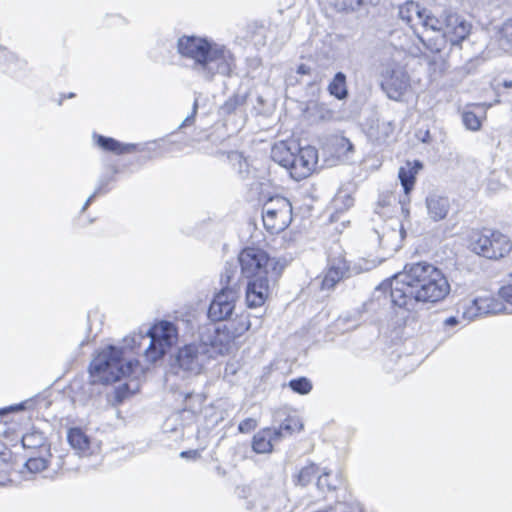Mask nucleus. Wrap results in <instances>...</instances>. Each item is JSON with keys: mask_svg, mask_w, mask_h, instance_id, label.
I'll return each mask as SVG.
<instances>
[{"mask_svg": "<svg viewBox=\"0 0 512 512\" xmlns=\"http://www.w3.org/2000/svg\"><path fill=\"white\" fill-rule=\"evenodd\" d=\"M450 290L448 279L440 268L419 261L406 264L403 271L377 286L375 293L389 292L395 306L412 310L414 303L435 304L444 300Z\"/></svg>", "mask_w": 512, "mask_h": 512, "instance_id": "nucleus-1", "label": "nucleus"}, {"mask_svg": "<svg viewBox=\"0 0 512 512\" xmlns=\"http://www.w3.org/2000/svg\"><path fill=\"white\" fill-rule=\"evenodd\" d=\"M180 58L190 61L191 70L204 81L216 76L231 77L237 67L236 56L225 44L210 37L183 34L176 41Z\"/></svg>", "mask_w": 512, "mask_h": 512, "instance_id": "nucleus-2", "label": "nucleus"}, {"mask_svg": "<svg viewBox=\"0 0 512 512\" xmlns=\"http://www.w3.org/2000/svg\"><path fill=\"white\" fill-rule=\"evenodd\" d=\"M241 276L247 280L246 303L250 308L262 306L270 290V281L276 280L285 264L280 259L270 258L260 248L246 247L238 255Z\"/></svg>", "mask_w": 512, "mask_h": 512, "instance_id": "nucleus-3", "label": "nucleus"}, {"mask_svg": "<svg viewBox=\"0 0 512 512\" xmlns=\"http://www.w3.org/2000/svg\"><path fill=\"white\" fill-rule=\"evenodd\" d=\"M138 361L128 360L124 362L123 349L114 345H108L102 349L92 360L89 366L90 382L88 389L94 393L98 384H109L118 381L121 377L130 375Z\"/></svg>", "mask_w": 512, "mask_h": 512, "instance_id": "nucleus-4", "label": "nucleus"}, {"mask_svg": "<svg viewBox=\"0 0 512 512\" xmlns=\"http://www.w3.org/2000/svg\"><path fill=\"white\" fill-rule=\"evenodd\" d=\"M149 339V344L144 351L147 361L155 363L161 359L170 347L177 341L178 330L174 323L162 320L151 326L145 335L136 334L132 337L131 348L140 345L141 340Z\"/></svg>", "mask_w": 512, "mask_h": 512, "instance_id": "nucleus-5", "label": "nucleus"}, {"mask_svg": "<svg viewBox=\"0 0 512 512\" xmlns=\"http://www.w3.org/2000/svg\"><path fill=\"white\" fill-rule=\"evenodd\" d=\"M209 360L208 348L198 340L178 348L171 370L175 375L187 378L200 374Z\"/></svg>", "mask_w": 512, "mask_h": 512, "instance_id": "nucleus-6", "label": "nucleus"}, {"mask_svg": "<svg viewBox=\"0 0 512 512\" xmlns=\"http://www.w3.org/2000/svg\"><path fill=\"white\" fill-rule=\"evenodd\" d=\"M469 247L479 256L487 259H499L511 251L512 243L500 231L484 229L481 232L473 233Z\"/></svg>", "mask_w": 512, "mask_h": 512, "instance_id": "nucleus-7", "label": "nucleus"}, {"mask_svg": "<svg viewBox=\"0 0 512 512\" xmlns=\"http://www.w3.org/2000/svg\"><path fill=\"white\" fill-rule=\"evenodd\" d=\"M471 27V24L462 16L456 13H447L443 33L427 42L423 38L420 40L432 53H440L448 42L455 46L464 41L469 36Z\"/></svg>", "mask_w": 512, "mask_h": 512, "instance_id": "nucleus-8", "label": "nucleus"}, {"mask_svg": "<svg viewBox=\"0 0 512 512\" xmlns=\"http://www.w3.org/2000/svg\"><path fill=\"white\" fill-rule=\"evenodd\" d=\"M293 208L289 199L272 196L262 206V220L265 229L271 234L284 231L292 222Z\"/></svg>", "mask_w": 512, "mask_h": 512, "instance_id": "nucleus-9", "label": "nucleus"}, {"mask_svg": "<svg viewBox=\"0 0 512 512\" xmlns=\"http://www.w3.org/2000/svg\"><path fill=\"white\" fill-rule=\"evenodd\" d=\"M235 340L228 325L209 323L199 328V341L208 348L210 359L217 355L228 354Z\"/></svg>", "mask_w": 512, "mask_h": 512, "instance_id": "nucleus-10", "label": "nucleus"}, {"mask_svg": "<svg viewBox=\"0 0 512 512\" xmlns=\"http://www.w3.org/2000/svg\"><path fill=\"white\" fill-rule=\"evenodd\" d=\"M317 162L318 151L316 148L294 145L293 159L288 169L290 176L296 181L307 178L313 172Z\"/></svg>", "mask_w": 512, "mask_h": 512, "instance_id": "nucleus-11", "label": "nucleus"}, {"mask_svg": "<svg viewBox=\"0 0 512 512\" xmlns=\"http://www.w3.org/2000/svg\"><path fill=\"white\" fill-rule=\"evenodd\" d=\"M92 139L94 144L101 150L105 152H111L115 155H123L134 151H138L148 152L152 154L153 157L160 156V154L157 151L156 142H150L140 147L137 144L122 143L116 140L115 138L104 136L96 132L92 134Z\"/></svg>", "mask_w": 512, "mask_h": 512, "instance_id": "nucleus-12", "label": "nucleus"}, {"mask_svg": "<svg viewBox=\"0 0 512 512\" xmlns=\"http://www.w3.org/2000/svg\"><path fill=\"white\" fill-rule=\"evenodd\" d=\"M239 297L236 290L228 287L221 288L216 293L208 308V318L212 322H221L230 318L235 310V303Z\"/></svg>", "mask_w": 512, "mask_h": 512, "instance_id": "nucleus-13", "label": "nucleus"}, {"mask_svg": "<svg viewBox=\"0 0 512 512\" xmlns=\"http://www.w3.org/2000/svg\"><path fill=\"white\" fill-rule=\"evenodd\" d=\"M410 86V78L400 67L387 68L383 73L381 88L389 99L400 101Z\"/></svg>", "mask_w": 512, "mask_h": 512, "instance_id": "nucleus-14", "label": "nucleus"}, {"mask_svg": "<svg viewBox=\"0 0 512 512\" xmlns=\"http://www.w3.org/2000/svg\"><path fill=\"white\" fill-rule=\"evenodd\" d=\"M281 440V431L264 428L258 431L252 439V449L257 454L270 453L273 446Z\"/></svg>", "mask_w": 512, "mask_h": 512, "instance_id": "nucleus-15", "label": "nucleus"}, {"mask_svg": "<svg viewBox=\"0 0 512 512\" xmlns=\"http://www.w3.org/2000/svg\"><path fill=\"white\" fill-rule=\"evenodd\" d=\"M422 168L423 164L419 160H414L413 162L408 161L404 166L399 168L398 178L407 201H409V194L414 189L416 175Z\"/></svg>", "mask_w": 512, "mask_h": 512, "instance_id": "nucleus-16", "label": "nucleus"}, {"mask_svg": "<svg viewBox=\"0 0 512 512\" xmlns=\"http://www.w3.org/2000/svg\"><path fill=\"white\" fill-rule=\"evenodd\" d=\"M348 267L343 258L329 261L328 268L321 280V290H330L344 277Z\"/></svg>", "mask_w": 512, "mask_h": 512, "instance_id": "nucleus-17", "label": "nucleus"}, {"mask_svg": "<svg viewBox=\"0 0 512 512\" xmlns=\"http://www.w3.org/2000/svg\"><path fill=\"white\" fill-rule=\"evenodd\" d=\"M425 9L426 8L422 7L418 2L408 0L399 6L398 16L402 21L414 29L415 26L420 25L423 18V11H425Z\"/></svg>", "mask_w": 512, "mask_h": 512, "instance_id": "nucleus-18", "label": "nucleus"}, {"mask_svg": "<svg viewBox=\"0 0 512 512\" xmlns=\"http://www.w3.org/2000/svg\"><path fill=\"white\" fill-rule=\"evenodd\" d=\"M426 207L428 215L433 221L443 220L450 209L449 199L437 194H430L426 198Z\"/></svg>", "mask_w": 512, "mask_h": 512, "instance_id": "nucleus-19", "label": "nucleus"}, {"mask_svg": "<svg viewBox=\"0 0 512 512\" xmlns=\"http://www.w3.org/2000/svg\"><path fill=\"white\" fill-rule=\"evenodd\" d=\"M67 440L80 456L92 454L90 439L80 428H70L67 432Z\"/></svg>", "mask_w": 512, "mask_h": 512, "instance_id": "nucleus-20", "label": "nucleus"}, {"mask_svg": "<svg viewBox=\"0 0 512 512\" xmlns=\"http://www.w3.org/2000/svg\"><path fill=\"white\" fill-rule=\"evenodd\" d=\"M294 145L297 144L285 141L275 143L271 148V159L288 170L293 159Z\"/></svg>", "mask_w": 512, "mask_h": 512, "instance_id": "nucleus-21", "label": "nucleus"}, {"mask_svg": "<svg viewBox=\"0 0 512 512\" xmlns=\"http://www.w3.org/2000/svg\"><path fill=\"white\" fill-rule=\"evenodd\" d=\"M327 90L337 100L347 99L349 92L346 75L341 71L337 72L328 84Z\"/></svg>", "mask_w": 512, "mask_h": 512, "instance_id": "nucleus-22", "label": "nucleus"}, {"mask_svg": "<svg viewBox=\"0 0 512 512\" xmlns=\"http://www.w3.org/2000/svg\"><path fill=\"white\" fill-rule=\"evenodd\" d=\"M343 482L344 479L341 473L332 476L330 471L324 470L317 476L316 486L322 492L325 490L335 491L342 486Z\"/></svg>", "mask_w": 512, "mask_h": 512, "instance_id": "nucleus-23", "label": "nucleus"}, {"mask_svg": "<svg viewBox=\"0 0 512 512\" xmlns=\"http://www.w3.org/2000/svg\"><path fill=\"white\" fill-rule=\"evenodd\" d=\"M481 310L479 297H476L472 300H466L460 303L457 312L461 313V317L464 321L470 322L478 317L484 316Z\"/></svg>", "mask_w": 512, "mask_h": 512, "instance_id": "nucleus-24", "label": "nucleus"}, {"mask_svg": "<svg viewBox=\"0 0 512 512\" xmlns=\"http://www.w3.org/2000/svg\"><path fill=\"white\" fill-rule=\"evenodd\" d=\"M446 22V14L442 17H437L431 10L425 9L423 11V18L420 25L426 30H431L440 34L443 33Z\"/></svg>", "mask_w": 512, "mask_h": 512, "instance_id": "nucleus-25", "label": "nucleus"}, {"mask_svg": "<svg viewBox=\"0 0 512 512\" xmlns=\"http://www.w3.org/2000/svg\"><path fill=\"white\" fill-rule=\"evenodd\" d=\"M394 126L390 121H378L376 127H371L368 136L378 143L385 142L391 137Z\"/></svg>", "mask_w": 512, "mask_h": 512, "instance_id": "nucleus-26", "label": "nucleus"}, {"mask_svg": "<svg viewBox=\"0 0 512 512\" xmlns=\"http://www.w3.org/2000/svg\"><path fill=\"white\" fill-rule=\"evenodd\" d=\"M479 304L481 305V311L484 316L489 314H498L504 312L506 309L503 301L494 296L479 297Z\"/></svg>", "mask_w": 512, "mask_h": 512, "instance_id": "nucleus-27", "label": "nucleus"}, {"mask_svg": "<svg viewBox=\"0 0 512 512\" xmlns=\"http://www.w3.org/2000/svg\"><path fill=\"white\" fill-rule=\"evenodd\" d=\"M139 390V385L137 382L131 383H122L115 387L114 396L112 400L113 405H120L125 399L134 395Z\"/></svg>", "mask_w": 512, "mask_h": 512, "instance_id": "nucleus-28", "label": "nucleus"}, {"mask_svg": "<svg viewBox=\"0 0 512 512\" xmlns=\"http://www.w3.org/2000/svg\"><path fill=\"white\" fill-rule=\"evenodd\" d=\"M303 429V423L298 416H288L280 424L278 428H273L275 431H281V439L286 435H292L294 432H299Z\"/></svg>", "mask_w": 512, "mask_h": 512, "instance_id": "nucleus-29", "label": "nucleus"}, {"mask_svg": "<svg viewBox=\"0 0 512 512\" xmlns=\"http://www.w3.org/2000/svg\"><path fill=\"white\" fill-rule=\"evenodd\" d=\"M46 438L40 430L32 429L22 436V445L24 448L36 449L45 445Z\"/></svg>", "mask_w": 512, "mask_h": 512, "instance_id": "nucleus-30", "label": "nucleus"}, {"mask_svg": "<svg viewBox=\"0 0 512 512\" xmlns=\"http://www.w3.org/2000/svg\"><path fill=\"white\" fill-rule=\"evenodd\" d=\"M499 46L505 52H512V18L503 23L499 30Z\"/></svg>", "mask_w": 512, "mask_h": 512, "instance_id": "nucleus-31", "label": "nucleus"}, {"mask_svg": "<svg viewBox=\"0 0 512 512\" xmlns=\"http://www.w3.org/2000/svg\"><path fill=\"white\" fill-rule=\"evenodd\" d=\"M246 98V94L234 93L221 105L220 113L223 115H230L234 113L237 108L245 104Z\"/></svg>", "mask_w": 512, "mask_h": 512, "instance_id": "nucleus-32", "label": "nucleus"}, {"mask_svg": "<svg viewBox=\"0 0 512 512\" xmlns=\"http://www.w3.org/2000/svg\"><path fill=\"white\" fill-rule=\"evenodd\" d=\"M319 468L317 465L311 463L305 467H303L295 480L296 485H300L302 487L307 486L312 480L318 476Z\"/></svg>", "mask_w": 512, "mask_h": 512, "instance_id": "nucleus-33", "label": "nucleus"}, {"mask_svg": "<svg viewBox=\"0 0 512 512\" xmlns=\"http://www.w3.org/2000/svg\"><path fill=\"white\" fill-rule=\"evenodd\" d=\"M231 334H235V339L242 336L251 327V322L246 315H241L227 324Z\"/></svg>", "mask_w": 512, "mask_h": 512, "instance_id": "nucleus-34", "label": "nucleus"}, {"mask_svg": "<svg viewBox=\"0 0 512 512\" xmlns=\"http://www.w3.org/2000/svg\"><path fill=\"white\" fill-rule=\"evenodd\" d=\"M52 455L48 453V457L38 456L29 457L25 462L24 466L31 473H38L46 469L49 465V459H52Z\"/></svg>", "mask_w": 512, "mask_h": 512, "instance_id": "nucleus-35", "label": "nucleus"}, {"mask_svg": "<svg viewBox=\"0 0 512 512\" xmlns=\"http://www.w3.org/2000/svg\"><path fill=\"white\" fill-rule=\"evenodd\" d=\"M288 387L295 393L306 395L312 390V382L307 377H298L288 382Z\"/></svg>", "mask_w": 512, "mask_h": 512, "instance_id": "nucleus-36", "label": "nucleus"}, {"mask_svg": "<svg viewBox=\"0 0 512 512\" xmlns=\"http://www.w3.org/2000/svg\"><path fill=\"white\" fill-rule=\"evenodd\" d=\"M110 173L101 175L97 181L96 185V193L105 194L109 191L108 185L109 183L115 180V175L119 172V169L116 165H111L109 167Z\"/></svg>", "mask_w": 512, "mask_h": 512, "instance_id": "nucleus-37", "label": "nucleus"}, {"mask_svg": "<svg viewBox=\"0 0 512 512\" xmlns=\"http://www.w3.org/2000/svg\"><path fill=\"white\" fill-rule=\"evenodd\" d=\"M462 122L466 129L478 131L481 128L482 120L474 111L464 110L462 112Z\"/></svg>", "mask_w": 512, "mask_h": 512, "instance_id": "nucleus-38", "label": "nucleus"}, {"mask_svg": "<svg viewBox=\"0 0 512 512\" xmlns=\"http://www.w3.org/2000/svg\"><path fill=\"white\" fill-rule=\"evenodd\" d=\"M228 158L234 166L238 165V174L242 179H245L249 173V170L248 163L246 159L243 158L242 154L237 151H232L229 153Z\"/></svg>", "mask_w": 512, "mask_h": 512, "instance_id": "nucleus-39", "label": "nucleus"}, {"mask_svg": "<svg viewBox=\"0 0 512 512\" xmlns=\"http://www.w3.org/2000/svg\"><path fill=\"white\" fill-rule=\"evenodd\" d=\"M235 277V269L232 265H226L224 268V272L221 274V288H230L233 290H236L237 293H239V287L237 285V282L234 281Z\"/></svg>", "mask_w": 512, "mask_h": 512, "instance_id": "nucleus-40", "label": "nucleus"}, {"mask_svg": "<svg viewBox=\"0 0 512 512\" xmlns=\"http://www.w3.org/2000/svg\"><path fill=\"white\" fill-rule=\"evenodd\" d=\"M334 144L337 148V151L339 153H342L343 155H347L348 153L353 152L354 150L353 143L344 136L336 137Z\"/></svg>", "mask_w": 512, "mask_h": 512, "instance_id": "nucleus-41", "label": "nucleus"}, {"mask_svg": "<svg viewBox=\"0 0 512 512\" xmlns=\"http://www.w3.org/2000/svg\"><path fill=\"white\" fill-rule=\"evenodd\" d=\"M498 295L503 301L512 305V273L508 284L499 289Z\"/></svg>", "mask_w": 512, "mask_h": 512, "instance_id": "nucleus-42", "label": "nucleus"}, {"mask_svg": "<svg viewBox=\"0 0 512 512\" xmlns=\"http://www.w3.org/2000/svg\"><path fill=\"white\" fill-rule=\"evenodd\" d=\"M197 112H198V99L195 98V100L193 102L191 113L184 118V120L179 125V129L187 127V126H191L195 121Z\"/></svg>", "mask_w": 512, "mask_h": 512, "instance_id": "nucleus-43", "label": "nucleus"}, {"mask_svg": "<svg viewBox=\"0 0 512 512\" xmlns=\"http://www.w3.org/2000/svg\"><path fill=\"white\" fill-rule=\"evenodd\" d=\"M27 403H28V401H24V402H20L18 404H13V405H10L7 407L0 408V416L3 417L12 412L23 411L26 408Z\"/></svg>", "mask_w": 512, "mask_h": 512, "instance_id": "nucleus-44", "label": "nucleus"}, {"mask_svg": "<svg viewBox=\"0 0 512 512\" xmlns=\"http://www.w3.org/2000/svg\"><path fill=\"white\" fill-rule=\"evenodd\" d=\"M257 426V421L253 418H246L242 420L238 425V430L241 433H248L254 430Z\"/></svg>", "mask_w": 512, "mask_h": 512, "instance_id": "nucleus-45", "label": "nucleus"}, {"mask_svg": "<svg viewBox=\"0 0 512 512\" xmlns=\"http://www.w3.org/2000/svg\"><path fill=\"white\" fill-rule=\"evenodd\" d=\"M332 4L339 10L354 9L362 4V0H342V2Z\"/></svg>", "mask_w": 512, "mask_h": 512, "instance_id": "nucleus-46", "label": "nucleus"}, {"mask_svg": "<svg viewBox=\"0 0 512 512\" xmlns=\"http://www.w3.org/2000/svg\"><path fill=\"white\" fill-rule=\"evenodd\" d=\"M0 58H5L10 64H15L21 67L24 62L20 61L14 53L8 52L5 49L0 50Z\"/></svg>", "mask_w": 512, "mask_h": 512, "instance_id": "nucleus-47", "label": "nucleus"}, {"mask_svg": "<svg viewBox=\"0 0 512 512\" xmlns=\"http://www.w3.org/2000/svg\"><path fill=\"white\" fill-rule=\"evenodd\" d=\"M180 457L186 458V459H196V458L200 457V454H199L198 450H186V451L180 452Z\"/></svg>", "mask_w": 512, "mask_h": 512, "instance_id": "nucleus-48", "label": "nucleus"}, {"mask_svg": "<svg viewBox=\"0 0 512 512\" xmlns=\"http://www.w3.org/2000/svg\"><path fill=\"white\" fill-rule=\"evenodd\" d=\"M311 72H312L311 67L306 64H300V65H298V67L296 69V74L301 75V76L311 75Z\"/></svg>", "mask_w": 512, "mask_h": 512, "instance_id": "nucleus-49", "label": "nucleus"}, {"mask_svg": "<svg viewBox=\"0 0 512 512\" xmlns=\"http://www.w3.org/2000/svg\"><path fill=\"white\" fill-rule=\"evenodd\" d=\"M410 200L407 201L405 198V195L399 200V203L401 204V210L405 217L409 216V209L407 205L409 204Z\"/></svg>", "mask_w": 512, "mask_h": 512, "instance_id": "nucleus-50", "label": "nucleus"}, {"mask_svg": "<svg viewBox=\"0 0 512 512\" xmlns=\"http://www.w3.org/2000/svg\"><path fill=\"white\" fill-rule=\"evenodd\" d=\"M100 194L101 193H96V189H95L94 192L86 199L85 203L82 206L81 212H84L90 206V204L93 202L95 197Z\"/></svg>", "mask_w": 512, "mask_h": 512, "instance_id": "nucleus-51", "label": "nucleus"}, {"mask_svg": "<svg viewBox=\"0 0 512 512\" xmlns=\"http://www.w3.org/2000/svg\"><path fill=\"white\" fill-rule=\"evenodd\" d=\"M100 194L101 193H96V189H95L94 192L86 199L85 203L82 206L81 212H84L90 206V204L93 202L95 197Z\"/></svg>", "mask_w": 512, "mask_h": 512, "instance_id": "nucleus-52", "label": "nucleus"}, {"mask_svg": "<svg viewBox=\"0 0 512 512\" xmlns=\"http://www.w3.org/2000/svg\"><path fill=\"white\" fill-rule=\"evenodd\" d=\"M100 194L101 193H96V189H95L94 192L86 199L85 203L82 206L81 212H84L90 206V204L93 202L95 197Z\"/></svg>", "mask_w": 512, "mask_h": 512, "instance_id": "nucleus-53", "label": "nucleus"}, {"mask_svg": "<svg viewBox=\"0 0 512 512\" xmlns=\"http://www.w3.org/2000/svg\"><path fill=\"white\" fill-rule=\"evenodd\" d=\"M100 194L101 193H96V189H95L94 192L86 199L85 203L82 206L81 212H84L90 206V204L93 202L95 197Z\"/></svg>", "mask_w": 512, "mask_h": 512, "instance_id": "nucleus-54", "label": "nucleus"}, {"mask_svg": "<svg viewBox=\"0 0 512 512\" xmlns=\"http://www.w3.org/2000/svg\"><path fill=\"white\" fill-rule=\"evenodd\" d=\"M460 323V320L457 316H450L444 320L445 326H456Z\"/></svg>", "mask_w": 512, "mask_h": 512, "instance_id": "nucleus-55", "label": "nucleus"}, {"mask_svg": "<svg viewBox=\"0 0 512 512\" xmlns=\"http://www.w3.org/2000/svg\"><path fill=\"white\" fill-rule=\"evenodd\" d=\"M286 81L290 85H294L295 83L298 82V80L294 76H292V75L288 76Z\"/></svg>", "mask_w": 512, "mask_h": 512, "instance_id": "nucleus-56", "label": "nucleus"}, {"mask_svg": "<svg viewBox=\"0 0 512 512\" xmlns=\"http://www.w3.org/2000/svg\"><path fill=\"white\" fill-rule=\"evenodd\" d=\"M494 103H489V104H473L474 107H477V108H482V107H486V108H490L493 106Z\"/></svg>", "mask_w": 512, "mask_h": 512, "instance_id": "nucleus-57", "label": "nucleus"}, {"mask_svg": "<svg viewBox=\"0 0 512 512\" xmlns=\"http://www.w3.org/2000/svg\"><path fill=\"white\" fill-rule=\"evenodd\" d=\"M56 467H57V469H60L62 467V457L61 456H58L56 458Z\"/></svg>", "mask_w": 512, "mask_h": 512, "instance_id": "nucleus-58", "label": "nucleus"}, {"mask_svg": "<svg viewBox=\"0 0 512 512\" xmlns=\"http://www.w3.org/2000/svg\"><path fill=\"white\" fill-rule=\"evenodd\" d=\"M503 86H504L505 88H512V81H511V80H505V81L503 82Z\"/></svg>", "mask_w": 512, "mask_h": 512, "instance_id": "nucleus-59", "label": "nucleus"}, {"mask_svg": "<svg viewBox=\"0 0 512 512\" xmlns=\"http://www.w3.org/2000/svg\"><path fill=\"white\" fill-rule=\"evenodd\" d=\"M75 96L74 93H69L67 96H65L66 98H73Z\"/></svg>", "mask_w": 512, "mask_h": 512, "instance_id": "nucleus-60", "label": "nucleus"}, {"mask_svg": "<svg viewBox=\"0 0 512 512\" xmlns=\"http://www.w3.org/2000/svg\"><path fill=\"white\" fill-rule=\"evenodd\" d=\"M426 139H427V136H424V138H423V140H422V141H423V142H426V141H427Z\"/></svg>", "mask_w": 512, "mask_h": 512, "instance_id": "nucleus-61", "label": "nucleus"}, {"mask_svg": "<svg viewBox=\"0 0 512 512\" xmlns=\"http://www.w3.org/2000/svg\"><path fill=\"white\" fill-rule=\"evenodd\" d=\"M426 139H427V136H424V138H423V140H422V141H423V142H426V141H427Z\"/></svg>", "mask_w": 512, "mask_h": 512, "instance_id": "nucleus-62", "label": "nucleus"}]
</instances>
